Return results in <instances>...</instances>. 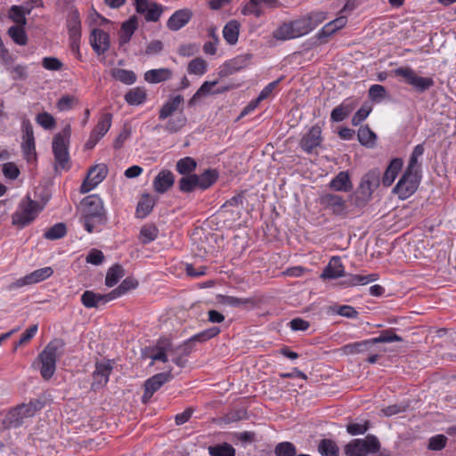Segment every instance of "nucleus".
<instances>
[{
    "mask_svg": "<svg viewBox=\"0 0 456 456\" xmlns=\"http://www.w3.org/2000/svg\"><path fill=\"white\" fill-rule=\"evenodd\" d=\"M82 207L80 222L84 228L89 233L99 231L107 220L102 200L96 194L89 195L82 200Z\"/></svg>",
    "mask_w": 456,
    "mask_h": 456,
    "instance_id": "1",
    "label": "nucleus"
},
{
    "mask_svg": "<svg viewBox=\"0 0 456 456\" xmlns=\"http://www.w3.org/2000/svg\"><path fill=\"white\" fill-rule=\"evenodd\" d=\"M71 135V126L66 125L62 131L53 137V152L55 159V167L65 169L68 167L69 156L68 144Z\"/></svg>",
    "mask_w": 456,
    "mask_h": 456,
    "instance_id": "2",
    "label": "nucleus"
},
{
    "mask_svg": "<svg viewBox=\"0 0 456 456\" xmlns=\"http://www.w3.org/2000/svg\"><path fill=\"white\" fill-rule=\"evenodd\" d=\"M42 208L29 197L22 200L16 211L12 216V223L20 228H24L33 222L38 216Z\"/></svg>",
    "mask_w": 456,
    "mask_h": 456,
    "instance_id": "3",
    "label": "nucleus"
},
{
    "mask_svg": "<svg viewBox=\"0 0 456 456\" xmlns=\"http://www.w3.org/2000/svg\"><path fill=\"white\" fill-rule=\"evenodd\" d=\"M380 450V443L373 435H368L365 439H353L345 446L346 456H367Z\"/></svg>",
    "mask_w": 456,
    "mask_h": 456,
    "instance_id": "4",
    "label": "nucleus"
},
{
    "mask_svg": "<svg viewBox=\"0 0 456 456\" xmlns=\"http://www.w3.org/2000/svg\"><path fill=\"white\" fill-rule=\"evenodd\" d=\"M60 341L50 342L42 353L39 354L41 361V375L45 379H49L53 377L56 369V360L58 357V350L61 347Z\"/></svg>",
    "mask_w": 456,
    "mask_h": 456,
    "instance_id": "5",
    "label": "nucleus"
},
{
    "mask_svg": "<svg viewBox=\"0 0 456 456\" xmlns=\"http://www.w3.org/2000/svg\"><path fill=\"white\" fill-rule=\"evenodd\" d=\"M394 73L419 93H424L435 84L432 77H419L411 67H399L394 70Z\"/></svg>",
    "mask_w": 456,
    "mask_h": 456,
    "instance_id": "6",
    "label": "nucleus"
},
{
    "mask_svg": "<svg viewBox=\"0 0 456 456\" xmlns=\"http://www.w3.org/2000/svg\"><path fill=\"white\" fill-rule=\"evenodd\" d=\"M420 178L421 175L419 174L405 171L394 187L393 191L402 200L408 199L418 189Z\"/></svg>",
    "mask_w": 456,
    "mask_h": 456,
    "instance_id": "7",
    "label": "nucleus"
},
{
    "mask_svg": "<svg viewBox=\"0 0 456 456\" xmlns=\"http://www.w3.org/2000/svg\"><path fill=\"white\" fill-rule=\"evenodd\" d=\"M379 183L380 171L377 168L370 170L361 179L356 191L358 197L362 201H368L371 198L373 191L379 187Z\"/></svg>",
    "mask_w": 456,
    "mask_h": 456,
    "instance_id": "8",
    "label": "nucleus"
},
{
    "mask_svg": "<svg viewBox=\"0 0 456 456\" xmlns=\"http://www.w3.org/2000/svg\"><path fill=\"white\" fill-rule=\"evenodd\" d=\"M108 171V167L105 164L92 167L81 185L80 191L86 193L96 188L106 178Z\"/></svg>",
    "mask_w": 456,
    "mask_h": 456,
    "instance_id": "9",
    "label": "nucleus"
},
{
    "mask_svg": "<svg viewBox=\"0 0 456 456\" xmlns=\"http://www.w3.org/2000/svg\"><path fill=\"white\" fill-rule=\"evenodd\" d=\"M172 345L169 339H159L158 343L151 347H147L142 352V357L151 360L150 365L152 366L155 362H167V354L171 351Z\"/></svg>",
    "mask_w": 456,
    "mask_h": 456,
    "instance_id": "10",
    "label": "nucleus"
},
{
    "mask_svg": "<svg viewBox=\"0 0 456 456\" xmlns=\"http://www.w3.org/2000/svg\"><path fill=\"white\" fill-rule=\"evenodd\" d=\"M322 142V129L318 125H314L303 134L299 146L304 152L312 154L321 146Z\"/></svg>",
    "mask_w": 456,
    "mask_h": 456,
    "instance_id": "11",
    "label": "nucleus"
},
{
    "mask_svg": "<svg viewBox=\"0 0 456 456\" xmlns=\"http://www.w3.org/2000/svg\"><path fill=\"white\" fill-rule=\"evenodd\" d=\"M23 133L22 153L28 162H33L37 159V153L33 128L29 122L23 124Z\"/></svg>",
    "mask_w": 456,
    "mask_h": 456,
    "instance_id": "12",
    "label": "nucleus"
},
{
    "mask_svg": "<svg viewBox=\"0 0 456 456\" xmlns=\"http://www.w3.org/2000/svg\"><path fill=\"white\" fill-rule=\"evenodd\" d=\"M274 9L280 6L278 0H249L241 9L243 15H254L259 18L263 15L262 7Z\"/></svg>",
    "mask_w": 456,
    "mask_h": 456,
    "instance_id": "13",
    "label": "nucleus"
},
{
    "mask_svg": "<svg viewBox=\"0 0 456 456\" xmlns=\"http://www.w3.org/2000/svg\"><path fill=\"white\" fill-rule=\"evenodd\" d=\"M113 299H115V293H111V291L108 294H100L86 290L81 296V303L86 308H97Z\"/></svg>",
    "mask_w": 456,
    "mask_h": 456,
    "instance_id": "14",
    "label": "nucleus"
},
{
    "mask_svg": "<svg viewBox=\"0 0 456 456\" xmlns=\"http://www.w3.org/2000/svg\"><path fill=\"white\" fill-rule=\"evenodd\" d=\"M112 370V365L110 362H97L93 373L92 388L97 390L103 387L109 381Z\"/></svg>",
    "mask_w": 456,
    "mask_h": 456,
    "instance_id": "15",
    "label": "nucleus"
},
{
    "mask_svg": "<svg viewBox=\"0 0 456 456\" xmlns=\"http://www.w3.org/2000/svg\"><path fill=\"white\" fill-rule=\"evenodd\" d=\"M90 44L97 54H103L110 49V36L102 29L94 28L90 35Z\"/></svg>",
    "mask_w": 456,
    "mask_h": 456,
    "instance_id": "16",
    "label": "nucleus"
},
{
    "mask_svg": "<svg viewBox=\"0 0 456 456\" xmlns=\"http://www.w3.org/2000/svg\"><path fill=\"white\" fill-rule=\"evenodd\" d=\"M53 273V270L50 266L40 268L25 275L22 278L18 279L15 282V286L20 288L26 285L35 284L46 280L47 278L52 276Z\"/></svg>",
    "mask_w": 456,
    "mask_h": 456,
    "instance_id": "17",
    "label": "nucleus"
},
{
    "mask_svg": "<svg viewBox=\"0 0 456 456\" xmlns=\"http://www.w3.org/2000/svg\"><path fill=\"white\" fill-rule=\"evenodd\" d=\"M358 101L354 98L345 99L338 106L332 110L330 119L332 122H341L346 118L357 107Z\"/></svg>",
    "mask_w": 456,
    "mask_h": 456,
    "instance_id": "18",
    "label": "nucleus"
},
{
    "mask_svg": "<svg viewBox=\"0 0 456 456\" xmlns=\"http://www.w3.org/2000/svg\"><path fill=\"white\" fill-rule=\"evenodd\" d=\"M138 13L143 14L144 19L148 22H156L159 20L162 12V5L157 3H151L148 0L142 2V6L134 5Z\"/></svg>",
    "mask_w": 456,
    "mask_h": 456,
    "instance_id": "19",
    "label": "nucleus"
},
{
    "mask_svg": "<svg viewBox=\"0 0 456 456\" xmlns=\"http://www.w3.org/2000/svg\"><path fill=\"white\" fill-rule=\"evenodd\" d=\"M192 12L188 8L175 11L167 20V27L172 31H177L189 23Z\"/></svg>",
    "mask_w": 456,
    "mask_h": 456,
    "instance_id": "20",
    "label": "nucleus"
},
{
    "mask_svg": "<svg viewBox=\"0 0 456 456\" xmlns=\"http://www.w3.org/2000/svg\"><path fill=\"white\" fill-rule=\"evenodd\" d=\"M344 276L345 267L339 256H332L320 275L322 280H334Z\"/></svg>",
    "mask_w": 456,
    "mask_h": 456,
    "instance_id": "21",
    "label": "nucleus"
},
{
    "mask_svg": "<svg viewBox=\"0 0 456 456\" xmlns=\"http://www.w3.org/2000/svg\"><path fill=\"white\" fill-rule=\"evenodd\" d=\"M175 180V175L170 170L163 169L155 176L152 185L156 192L163 194L174 185Z\"/></svg>",
    "mask_w": 456,
    "mask_h": 456,
    "instance_id": "22",
    "label": "nucleus"
},
{
    "mask_svg": "<svg viewBox=\"0 0 456 456\" xmlns=\"http://www.w3.org/2000/svg\"><path fill=\"white\" fill-rule=\"evenodd\" d=\"M344 280L340 281L343 288L363 286L376 281L379 279L377 273H370L367 275L362 274H346Z\"/></svg>",
    "mask_w": 456,
    "mask_h": 456,
    "instance_id": "23",
    "label": "nucleus"
},
{
    "mask_svg": "<svg viewBox=\"0 0 456 456\" xmlns=\"http://www.w3.org/2000/svg\"><path fill=\"white\" fill-rule=\"evenodd\" d=\"M321 203L326 208L332 211L335 215H342L346 210L345 200L337 194L327 193L321 199Z\"/></svg>",
    "mask_w": 456,
    "mask_h": 456,
    "instance_id": "24",
    "label": "nucleus"
},
{
    "mask_svg": "<svg viewBox=\"0 0 456 456\" xmlns=\"http://www.w3.org/2000/svg\"><path fill=\"white\" fill-rule=\"evenodd\" d=\"M183 97L181 94L170 96L169 99L162 105L159 112V119L165 120L170 118L180 106L183 103Z\"/></svg>",
    "mask_w": 456,
    "mask_h": 456,
    "instance_id": "25",
    "label": "nucleus"
},
{
    "mask_svg": "<svg viewBox=\"0 0 456 456\" xmlns=\"http://www.w3.org/2000/svg\"><path fill=\"white\" fill-rule=\"evenodd\" d=\"M173 376L171 369L166 372L155 374L145 381L144 387H147V395H153L164 384L170 381Z\"/></svg>",
    "mask_w": 456,
    "mask_h": 456,
    "instance_id": "26",
    "label": "nucleus"
},
{
    "mask_svg": "<svg viewBox=\"0 0 456 456\" xmlns=\"http://www.w3.org/2000/svg\"><path fill=\"white\" fill-rule=\"evenodd\" d=\"M330 188L336 191L348 192L353 189L349 174L347 171L339 172L330 182Z\"/></svg>",
    "mask_w": 456,
    "mask_h": 456,
    "instance_id": "27",
    "label": "nucleus"
},
{
    "mask_svg": "<svg viewBox=\"0 0 456 456\" xmlns=\"http://www.w3.org/2000/svg\"><path fill=\"white\" fill-rule=\"evenodd\" d=\"M402 167L403 160L401 159H392L382 176L381 182L383 185L389 187L395 182Z\"/></svg>",
    "mask_w": 456,
    "mask_h": 456,
    "instance_id": "28",
    "label": "nucleus"
},
{
    "mask_svg": "<svg viewBox=\"0 0 456 456\" xmlns=\"http://www.w3.org/2000/svg\"><path fill=\"white\" fill-rule=\"evenodd\" d=\"M347 22L346 16H340L326 23L317 33V37L322 39L330 37L340 28H344Z\"/></svg>",
    "mask_w": 456,
    "mask_h": 456,
    "instance_id": "29",
    "label": "nucleus"
},
{
    "mask_svg": "<svg viewBox=\"0 0 456 456\" xmlns=\"http://www.w3.org/2000/svg\"><path fill=\"white\" fill-rule=\"evenodd\" d=\"M173 71L167 68L153 69L144 73V79L150 84H159L169 80Z\"/></svg>",
    "mask_w": 456,
    "mask_h": 456,
    "instance_id": "30",
    "label": "nucleus"
},
{
    "mask_svg": "<svg viewBox=\"0 0 456 456\" xmlns=\"http://www.w3.org/2000/svg\"><path fill=\"white\" fill-rule=\"evenodd\" d=\"M218 300L221 304L232 307L254 306L256 300L253 297H238L233 296L219 295Z\"/></svg>",
    "mask_w": 456,
    "mask_h": 456,
    "instance_id": "31",
    "label": "nucleus"
},
{
    "mask_svg": "<svg viewBox=\"0 0 456 456\" xmlns=\"http://www.w3.org/2000/svg\"><path fill=\"white\" fill-rule=\"evenodd\" d=\"M147 94L143 87H134L125 94V101L132 106L142 105L146 102Z\"/></svg>",
    "mask_w": 456,
    "mask_h": 456,
    "instance_id": "32",
    "label": "nucleus"
},
{
    "mask_svg": "<svg viewBox=\"0 0 456 456\" xmlns=\"http://www.w3.org/2000/svg\"><path fill=\"white\" fill-rule=\"evenodd\" d=\"M240 24L239 21L230 20L223 29V36L225 41L233 45L238 42Z\"/></svg>",
    "mask_w": 456,
    "mask_h": 456,
    "instance_id": "33",
    "label": "nucleus"
},
{
    "mask_svg": "<svg viewBox=\"0 0 456 456\" xmlns=\"http://www.w3.org/2000/svg\"><path fill=\"white\" fill-rule=\"evenodd\" d=\"M273 37L279 41H287L297 38L291 21L281 24L273 31Z\"/></svg>",
    "mask_w": 456,
    "mask_h": 456,
    "instance_id": "34",
    "label": "nucleus"
},
{
    "mask_svg": "<svg viewBox=\"0 0 456 456\" xmlns=\"http://www.w3.org/2000/svg\"><path fill=\"white\" fill-rule=\"evenodd\" d=\"M357 138L362 145L373 148L376 144L377 135L368 126H362L358 129Z\"/></svg>",
    "mask_w": 456,
    "mask_h": 456,
    "instance_id": "35",
    "label": "nucleus"
},
{
    "mask_svg": "<svg viewBox=\"0 0 456 456\" xmlns=\"http://www.w3.org/2000/svg\"><path fill=\"white\" fill-rule=\"evenodd\" d=\"M156 204L155 199L150 194H143L138 202L136 215L140 218L147 216L153 209Z\"/></svg>",
    "mask_w": 456,
    "mask_h": 456,
    "instance_id": "36",
    "label": "nucleus"
},
{
    "mask_svg": "<svg viewBox=\"0 0 456 456\" xmlns=\"http://www.w3.org/2000/svg\"><path fill=\"white\" fill-rule=\"evenodd\" d=\"M186 121V117L181 112L175 117H170L164 126V129L169 134L177 133L185 126Z\"/></svg>",
    "mask_w": 456,
    "mask_h": 456,
    "instance_id": "37",
    "label": "nucleus"
},
{
    "mask_svg": "<svg viewBox=\"0 0 456 456\" xmlns=\"http://www.w3.org/2000/svg\"><path fill=\"white\" fill-rule=\"evenodd\" d=\"M318 452L322 456H338L339 448L333 440L322 439L318 444Z\"/></svg>",
    "mask_w": 456,
    "mask_h": 456,
    "instance_id": "38",
    "label": "nucleus"
},
{
    "mask_svg": "<svg viewBox=\"0 0 456 456\" xmlns=\"http://www.w3.org/2000/svg\"><path fill=\"white\" fill-rule=\"evenodd\" d=\"M210 456H235L236 451L228 443L211 445L208 448Z\"/></svg>",
    "mask_w": 456,
    "mask_h": 456,
    "instance_id": "39",
    "label": "nucleus"
},
{
    "mask_svg": "<svg viewBox=\"0 0 456 456\" xmlns=\"http://www.w3.org/2000/svg\"><path fill=\"white\" fill-rule=\"evenodd\" d=\"M111 76L125 85H133L136 81V75L132 70L123 69H113Z\"/></svg>",
    "mask_w": 456,
    "mask_h": 456,
    "instance_id": "40",
    "label": "nucleus"
},
{
    "mask_svg": "<svg viewBox=\"0 0 456 456\" xmlns=\"http://www.w3.org/2000/svg\"><path fill=\"white\" fill-rule=\"evenodd\" d=\"M218 174L214 169H208L200 175H198V187L201 190L209 188L217 180Z\"/></svg>",
    "mask_w": 456,
    "mask_h": 456,
    "instance_id": "41",
    "label": "nucleus"
},
{
    "mask_svg": "<svg viewBox=\"0 0 456 456\" xmlns=\"http://www.w3.org/2000/svg\"><path fill=\"white\" fill-rule=\"evenodd\" d=\"M208 70V64L202 58H194L191 60L187 67V71L190 75L203 76Z\"/></svg>",
    "mask_w": 456,
    "mask_h": 456,
    "instance_id": "42",
    "label": "nucleus"
},
{
    "mask_svg": "<svg viewBox=\"0 0 456 456\" xmlns=\"http://www.w3.org/2000/svg\"><path fill=\"white\" fill-rule=\"evenodd\" d=\"M197 163L191 157H184L176 162V170L183 175H191L196 169Z\"/></svg>",
    "mask_w": 456,
    "mask_h": 456,
    "instance_id": "43",
    "label": "nucleus"
},
{
    "mask_svg": "<svg viewBox=\"0 0 456 456\" xmlns=\"http://www.w3.org/2000/svg\"><path fill=\"white\" fill-rule=\"evenodd\" d=\"M198 175H186L178 182L179 190L183 192H191L198 187Z\"/></svg>",
    "mask_w": 456,
    "mask_h": 456,
    "instance_id": "44",
    "label": "nucleus"
},
{
    "mask_svg": "<svg viewBox=\"0 0 456 456\" xmlns=\"http://www.w3.org/2000/svg\"><path fill=\"white\" fill-rule=\"evenodd\" d=\"M124 276V270L120 265L110 267L106 274L105 284L108 287L115 286L118 281Z\"/></svg>",
    "mask_w": 456,
    "mask_h": 456,
    "instance_id": "45",
    "label": "nucleus"
},
{
    "mask_svg": "<svg viewBox=\"0 0 456 456\" xmlns=\"http://www.w3.org/2000/svg\"><path fill=\"white\" fill-rule=\"evenodd\" d=\"M159 229L155 225H143L139 239L142 244H148L157 239Z\"/></svg>",
    "mask_w": 456,
    "mask_h": 456,
    "instance_id": "46",
    "label": "nucleus"
},
{
    "mask_svg": "<svg viewBox=\"0 0 456 456\" xmlns=\"http://www.w3.org/2000/svg\"><path fill=\"white\" fill-rule=\"evenodd\" d=\"M40 402H30L27 404H21L17 407L16 414L22 415L23 419L29 418L41 409Z\"/></svg>",
    "mask_w": 456,
    "mask_h": 456,
    "instance_id": "47",
    "label": "nucleus"
},
{
    "mask_svg": "<svg viewBox=\"0 0 456 456\" xmlns=\"http://www.w3.org/2000/svg\"><path fill=\"white\" fill-rule=\"evenodd\" d=\"M8 35L19 45H25L28 41L23 26H12L8 29Z\"/></svg>",
    "mask_w": 456,
    "mask_h": 456,
    "instance_id": "48",
    "label": "nucleus"
},
{
    "mask_svg": "<svg viewBox=\"0 0 456 456\" xmlns=\"http://www.w3.org/2000/svg\"><path fill=\"white\" fill-rule=\"evenodd\" d=\"M275 456H297V448L291 442H281L274 447Z\"/></svg>",
    "mask_w": 456,
    "mask_h": 456,
    "instance_id": "49",
    "label": "nucleus"
},
{
    "mask_svg": "<svg viewBox=\"0 0 456 456\" xmlns=\"http://www.w3.org/2000/svg\"><path fill=\"white\" fill-rule=\"evenodd\" d=\"M78 102L79 101L76 96L65 94L58 100L56 107L61 112L69 111L72 110L76 105H77Z\"/></svg>",
    "mask_w": 456,
    "mask_h": 456,
    "instance_id": "50",
    "label": "nucleus"
},
{
    "mask_svg": "<svg viewBox=\"0 0 456 456\" xmlns=\"http://www.w3.org/2000/svg\"><path fill=\"white\" fill-rule=\"evenodd\" d=\"M112 122V114L110 113H103L100 117V119L94 128V130L98 133L102 137L106 134V133L110 130Z\"/></svg>",
    "mask_w": 456,
    "mask_h": 456,
    "instance_id": "51",
    "label": "nucleus"
},
{
    "mask_svg": "<svg viewBox=\"0 0 456 456\" xmlns=\"http://www.w3.org/2000/svg\"><path fill=\"white\" fill-rule=\"evenodd\" d=\"M138 286V281L131 277L126 278L121 284L115 289L111 291V293H115V299L121 297L128 290L135 289Z\"/></svg>",
    "mask_w": 456,
    "mask_h": 456,
    "instance_id": "52",
    "label": "nucleus"
},
{
    "mask_svg": "<svg viewBox=\"0 0 456 456\" xmlns=\"http://www.w3.org/2000/svg\"><path fill=\"white\" fill-rule=\"evenodd\" d=\"M291 23L297 38L305 36L311 32L309 23H307L304 15L295 20H292Z\"/></svg>",
    "mask_w": 456,
    "mask_h": 456,
    "instance_id": "53",
    "label": "nucleus"
},
{
    "mask_svg": "<svg viewBox=\"0 0 456 456\" xmlns=\"http://www.w3.org/2000/svg\"><path fill=\"white\" fill-rule=\"evenodd\" d=\"M67 229L64 224L58 223L47 230L45 233V237L47 240H58L65 236Z\"/></svg>",
    "mask_w": 456,
    "mask_h": 456,
    "instance_id": "54",
    "label": "nucleus"
},
{
    "mask_svg": "<svg viewBox=\"0 0 456 456\" xmlns=\"http://www.w3.org/2000/svg\"><path fill=\"white\" fill-rule=\"evenodd\" d=\"M402 340H403L402 338L399 337L398 335H396L389 330H386V331L382 332L379 337L372 338L369 339V342L370 343V346H371V345L379 344V343H391V342L402 341Z\"/></svg>",
    "mask_w": 456,
    "mask_h": 456,
    "instance_id": "55",
    "label": "nucleus"
},
{
    "mask_svg": "<svg viewBox=\"0 0 456 456\" xmlns=\"http://www.w3.org/2000/svg\"><path fill=\"white\" fill-rule=\"evenodd\" d=\"M36 121L46 130L53 128L56 125L54 118L50 113L45 111L37 114L36 117Z\"/></svg>",
    "mask_w": 456,
    "mask_h": 456,
    "instance_id": "56",
    "label": "nucleus"
},
{
    "mask_svg": "<svg viewBox=\"0 0 456 456\" xmlns=\"http://www.w3.org/2000/svg\"><path fill=\"white\" fill-rule=\"evenodd\" d=\"M387 96L386 88L381 85H372L369 89V97L373 102H381Z\"/></svg>",
    "mask_w": 456,
    "mask_h": 456,
    "instance_id": "57",
    "label": "nucleus"
},
{
    "mask_svg": "<svg viewBox=\"0 0 456 456\" xmlns=\"http://www.w3.org/2000/svg\"><path fill=\"white\" fill-rule=\"evenodd\" d=\"M220 329L217 327H211L209 329H207L196 335H194L191 339L197 340L200 342L207 341L212 338H215L220 333Z\"/></svg>",
    "mask_w": 456,
    "mask_h": 456,
    "instance_id": "58",
    "label": "nucleus"
},
{
    "mask_svg": "<svg viewBox=\"0 0 456 456\" xmlns=\"http://www.w3.org/2000/svg\"><path fill=\"white\" fill-rule=\"evenodd\" d=\"M447 437L444 435L432 436L428 442V449L432 451H440L446 446Z\"/></svg>",
    "mask_w": 456,
    "mask_h": 456,
    "instance_id": "59",
    "label": "nucleus"
},
{
    "mask_svg": "<svg viewBox=\"0 0 456 456\" xmlns=\"http://www.w3.org/2000/svg\"><path fill=\"white\" fill-rule=\"evenodd\" d=\"M370 346L369 339L353 344H347L344 346V350L347 354H358L365 351Z\"/></svg>",
    "mask_w": 456,
    "mask_h": 456,
    "instance_id": "60",
    "label": "nucleus"
},
{
    "mask_svg": "<svg viewBox=\"0 0 456 456\" xmlns=\"http://www.w3.org/2000/svg\"><path fill=\"white\" fill-rule=\"evenodd\" d=\"M17 407L11 411L6 416V419L4 420V423L9 428H18L23 423V417L22 415L16 414Z\"/></svg>",
    "mask_w": 456,
    "mask_h": 456,
    "instance_id": "61",
    "label": "nucleus"
},
{
    "mask_svg": "<svg viewBox=\"0 0 456 456\" xmlns=\"http://www.w3.org/2000/svg\"><path fill=\"white\" fill-rule=\"evenodd\" d=\"M10 18L18 25L24 26L26 24L25 13L21 7L13 5L10 10Z\"/></svg>",
    "mask_w": 456,
    "mask_h": 456,
    "instance_id": "62",
    "label": "nucleus"
},
{
    "mask_svg": "<svg viewBox=\"0 0 456 456\" xmlns=\"http://www.w3.org/2000/svg\"><path fill=\"white\" fill-rule=\"evenodd\" d=\"M62 62L55 57H45L42 60V66L44 69L51 71H57L61 69Z\"/></svg>",
    "mask_w": 456,
    "mask_h": 456,
    "instance_id": "63",
    "label": "nucleus"
},
{
    "mask_svg": "<svg viewBox=\"0 0 456 456\" xmlns=\"http://www.w3.org/2000/svg\"><path fill=\"white\" fill-rule=\"evenodd\" d=\"M14 80H25L28 77L27 67L24 65H16L12 68H6Z\"/></svg>",
    "mask_w": 456,
    "mask_h": 456,
    "instance_id": "64",
    "label": "nucleus"
}]
</instances>
